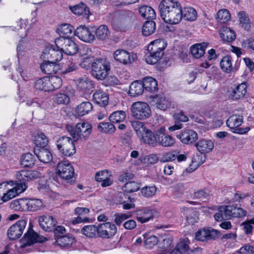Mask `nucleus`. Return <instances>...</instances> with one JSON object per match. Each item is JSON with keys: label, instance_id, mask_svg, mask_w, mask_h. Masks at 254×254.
I'll list each match as a JSON object with an SVG mask.
<instances>
[{"label": "nucleus", "instance_id": "nucleus-1", "mask_svg": "<svg viewBox=\"0 0 254 254\" xmlns=\"http://www.w3.org/2000/svg\"><path fill=\"white\" fill-rule=\"evenodd\" d=\"M66 128L72 136L74 141L87 140L92 132V126L87 122H81L75 127L67 125Z\"/></svg>", "mask_w": 254, "mask_h": 254}, {"label": "nucleus", "instance_id": "nucleus-2", "mask_svg": "<svg viewBox=\"0 0 254 254\" xmlns=\"http://www.w3.org/2000/svg\"><path fill=\"white\" fill-rule=\"evenodd\" d=\"M8 184V182H4L0 184V204L24 192L27 187L25 182H20L15 183L14 188L6 190Z\"/></svg>", "mask_w": 254, "mask_h": 254}, {"label": "nucleus", "instance_id": "nucleus-3", "mask_svg": "<svg viewBox=\"0 0 254 254\" xmlns=\"http://www.w3.org/2000/svg\"><path fill=\"white\" fill-rule=\"evenodd\" d=\"M131 126L142 141L153 146L156 145L157 137L151 130L146 128L143 123L133 121Z\"/></svg>", "mask_w": 254, "mask_h": 254}, {"label": "nucleus", "instance_id": "nucleus-4", "mask_svg": "<svg viewBox=\"0 0 254 254\" xmlns=\"http://www.w3.org/2000/svg\"><path fill=\"white\" fill-rule=\"evenodd\" d=\"M57 175L66 183L72 184L75 183L74 170L68 161H62L57 166Z\"/></svg>", "mask_w": 254, "mask_h": 254}, {"label": "nucleus", "instance_id": "nucleus-5", "mask_svg": "<svg viewBox=\"0 0 254 254\" xmlns=\"http://www.w3.org/2000/svg\"><path fill=\"white\" fill-rule=\"evenodd\" d=\"M110 70V64L103 59H97L92 64V74L98 79H105L108 75Z\"/></svg>", "mask_w": 254, "mask_h": 254}, {"label": "nucleus", "instance_id": "nucleus-6", "mask_svg": "<svg viewBox=\"0 0 254 254\" xmlns=\"http://www.w3.org/2000/svg\"><path fill=\"white\" fill-rule=\"evenodd\" d=\"M131 115L135 119L146 120L150 117L151 110L149 105L144 102L137 101L131 106Z\"/></svg>", "mask_w": 254, "mask_h": 254}, {"label": "nucleus", "instance_id": "nucleus-7", "mask_svg": "<svg viewBox=\"0 0 254 254\" xmlns=\"http://www.w3.org/2000/svg\"><path fill=\"white\" fill-rule=\"evenodd\" d=\"M18 26L19 28H17L18 31L20 30L18 32V35L21 37V40L20 41L19 44L17 46V56L18 58V62L20 63L24 56L25 50L27 47L28 43L25 42L24 37L26 35V26L28 24V20L26 19H21Z\"/></svg>", "mask_w": 254, "mask_h": 254}, {"label": "nucleus", "instance_id": "nucleus-8", "mask_svg": "<svg viewBox=\"0 0 254 254\" xmlns=\"http://www.w3.org/2000/svg\"><path fill=\"white\" fill-rule=\"evenodd\" d=\"M73 139L70 137L63 136L57 141V146L60 152L67 157H70L76 152Z\"/></svg>", "mask_w": 254, "mask_h": 254}, {"label": "nucleus", "instance_id": "nucleus-9", "mask_svg": "<svg viewBox=\"0 0 254 254\" xmlns=\"http://www.w3.org/2000/svg\"><path fill=\"white\" fill-rule=\"evenodd\" d=\"M55 44L57 48L61 49L66 55H73L78 51L77 44L70 38H57Z\"/></svg>", "mask_w": 254, "mask_h": 254}, {"label": "nucleus", "instance_id": "nucleus-10", "mask_svg": "<svg viewBox=\"0 0 254 254\" xmlns=\"http://www.w3.org/2000/svg\"><path fill=\"white\" fill-rule=\"evenodd\" d=\"M243 122L242 116L237 115H233L230 116L226 121V124L233 133L243 134L247 133L250 130V127L245 128L239 127Z\"/></svg>", "mask_w": 254, "mask_h": 254}, {"label": "nucleus", "instance_id": "nucleus-11", "mask_svg": "<svg viewBox=\"0 0 254 254\" xmlns=\"http://www.w3.org/2000/svg\"><path fill=\"white\" fill-rule=\"evenodd\" d=\"M27 222L24 219H21L11 226L7 230V236L10 240L18 239L23 234Z\"/></svg>", "mask_w": 254, "mask_h": 254}, {"label": "nucleus", "instance_id": "nucleus-12", "mask_svg": "<svg viewBox=\"0 0 254 254\" xmlns=\"http://www.w3.org/2000/svg\"><path fill=\"white\" fill-rule=\"evenodd\" d=\"M161 15L162 19L166 22L171 24H178L182 19V7L180 4L170 12H165Z\"/></svg>", "mask_w": 254, "mask_h": 254}, {"label": "nucleus", "instance_id": "nucleus-13", "mask_svg": "<svg viewBox=\"0 0 254 254\" xmlns=\"http://www.w3.org/2000/svg\"><path fill=\"white\" fill-rule=\"evenodd\" d=\"M114 58L117 61L127 64L132 63L136 59V55L124 50H118L114 52Z\"/></svg>", "mask_w": 254, "mask_h": 254}, {"label": "nucleus", "instance_id": "nucleus-14", "mask_svg": "<svg viewBox=\"0 0 254 254\" xmlns=\"http://www.w3.org/2000/svg\"><path fill=\"white\" fill-rule=\"evenodd\" d=\"M46 240L45 237L39 235L33 230H28L21 240L23 243L21 247H25L35 243H42Z\"/></svg>", "mask_w": 254, "mask_h": 254}, {"label": "nucleus", "instance_id": "nucleus-15", "mask_svg": "<svg viewBox=\"0 0 254 254\" xmlns=\"http://www.w3.org/2000/svg\"><path fill=\"white\" fill-rule=\"evenodd\" d=\"M220 236V232L214 229H203L198 230L195 234L196 240L199 241H207L214 240Z\"/></svg>", "mask_w": 254, "mask_h": 254}, {"label": "nucleus", "instance_id": "nucleus-16", "mask_svg": "<svg viewBox=\"0 0 254 254\" xmlns=\"http://www.w3.org/2000/svg\"><path fill=\"white\" fill-rule=\"evenodd\" d=\"M117 232V228L115 224L106 222L98 226V235L104 238H109Z\"/></svg>", "mask_w": 254, "mask_h": 254}, {"label": "nucleus", "instance_id": "nucleus-17", "mask_svg": "<svg viewBox=\"0 0 254 254\" xmlns=\"http://www.w3.org/2000/svg\"><path fill=\"white\" fill-rule=\"evenodd\" d=\"M75 35L81 40L86 43H91L95 39V35L91 30L85 26L77 27L75 31Z\"/></svg>", "mask_w": 254, "mask_h": 254}, {"label": "nucleus", "instance_id": "nucleus-18", "mask_svg": "<svg viewBox=\"0 0 254 254\" xmlns=\"http://www.w3.org/2000/svg\"><path fill=\"white\" fill-rule=\"evenodd\" d=\"M135 214L136 220L141 223L147 222L153 218V210L146 207L136 209Z\"/></svg>", "mask_w": 254, "mask_h": 254}, {"label": "nucleus", "instance_id": "nucleus-19", "mask_svg": "<svg viewBox=\"0 0 254 254\" xmlns=\"http://www.w3.org/2000/svg\"><path fill=\"white\" fill-rule=\"evenodd\" d=\"M177 136L183 143L187 144L194 142L198 138L197 133L191 129L185 130Z\"/></svg>", "mask_w": 254, "mask_h": 254}, {"label": "nucleus", "instance_id": "nucleus-20", "mask_svg": "<svg viewBox=\"0 0 254 254\" xmlns=\"http://www.w3.org/2000/svg\"><path fill=\"white\" fill-rule=\"evenodd\" d=\"M77 86L78 89L81 92L82 94H88L90 93L94 87L93 81L86 77L79 78L77 80Z\"/></svg>", "mask_w": 254, "mask_h": 254}, {"label": "nucleus", "instance_id": "nucleus-21", "mask_svg": "<svg viewBox=\"0 0 254 254\" xmlns=\"http://www.w3.org/2000/svg\"><path fill=\"white\" fill-rule=\"evenodd\" d=\"M39 223L43 230L45 231H51L56 226L57 221L51 216L43 215L39 218Z\"/></svg>", "mask_w": 254, "mask_h": 254}, {"label": "nucleus", "instance_id": "nucleus-22", "mask_svg": "<svg viewBox=\"0 0 254 254\" xmlns=\"http://www.w3.org/2000/svg\"><path fill=\"white\" fill-rule=\"evenodd\" d=\"M40 68L42 72L47 74L56 73L60 69L58 63L50 61H43L41 64Z\"/></svg>", "mask_w": 254, "mask_h": 254}, {"label": "nucleus", "instance_id": "nucleus-23", "mask_svg": "<svg viewBox=\"0 0 254 254\" xmlns=\"http://www.w3.org/2000/svg\"><path fill=\"white\" fill-rule=\"evenodd\" d=\"M111 173L108 170H105L98 172L95 174V180L97 182L101 183V185L103 187H108L112 184L111 180Z\"/></svg>", "mask_w": 254, "mask_h": 254}, {"label": "nucleus", "instance_id": "nucleus-24", "mask_svg": "<svg viewBox=\"0 0 254 254\" xmlns=\"http://www.w3.org/2000/svg\"><path fill=\"white\" fill-rule=\"evenodd\" d=\"M226 212L227 215L231 218H241L247 215V212L246 209L238 207L237 205H227Z\"/></svg>", "mask_w": 254, "mask_h": 254}, {"label": "nucleus", "instance_id": "nucleus-25", "mask_svg": "<svg viewBox=\"0 0 254 254\" xmlns=\"http://www.w3.org/2000/svg\"><path fill=\"white\" fill-rule=\"evenodd\" d=\"M117 201L123 204V208L124 209H129L135 207L134 199L128 196L124 192H120L117 195Z\"/></svg>", "mask_w": 254, "mask_h": 254}, {"label": "nucleus", "instance_id": "nucleus-26", "mask_svg": "<svg viewBox=\"0 0 254 254\" xmlns=\"http://www.w3.org/2000/svg\"><path fill=\"white\" fill-rule=\"evenodd\" d=\"M34 152L39 160L44 163H50L53 159L51 151L45 147L35 148Z\"/></svg>", "mask_w": 254, "mask_h": 254}, {"label": "nucleus", "instance_id": "nucleus-27", "mask_svg": "<svg viewBox=\"0 0 254 254\" xmlns=\"http://www.w3.org/2000/svg\"><path fill=\"white\" fill-rule=\"evenodd\" d=\"M180 3L174 0H162L159 5L160 16L164 15L166 11L170 12L176 8Z\"/></svg>", "mask_w": 254, "mask_h": 254}, {"label": "nucleus", "instance_id": "nucleus-28", "mask_svg": "<svg viewBox=\"0 0 254 254\" xmlns=\"http://www.w3.org/2000/svg\"><path fill=\"white\" fill-rule=\"evenodd\" d=\"M197 150L201 154L208 153L211 152L214 148V143L210 139H203L198 141L195 144Z\"/></svg>", "mask_w": 254, "mask_h": 254}, {"label": "nucleus", "instance_id": "nucleus-29", "mask_svg": "<svg viewBox=\"0 0 254 254\" xmlns=\"http://www.w3.org/2000/svg\"><path fill=\"white\" fill-rule=\"evenodd\" d=\"M93 101L101 107H105L109 102V96L107 94L100 89L97 90L93 95Z\"/></svg>", "mask_w": 254, "mask_h": 254}, {"label": "nucleus", "instance_id": "nucleus-30", "mask_svg": "<svg viewBox=\"0 0 254 254\" xmlns=\"http://www.w3.org/2000/svg\"><path fill=\"white\" fill-rule=\"evenodd\" d=\"M247 86L245 83L239 84L234 88L230 94V97L233 100H237L244 97L247 93Z\"/></svg>", "mask_w": 254, "mask_h": 254}, {"label": "nucleus", "instance_id": "nucleus-31", "mask_svg": "<svg viewBox=\"0 0 254 254\" xmlns=\"http://www.w3.org/2000/svg\"><path fill=\"white\" fill-rule=\"evenodd\" d=\"M75 239L71 235L67 234L59 237L55 243L62 248H68L75 243Z\"/></svg>", "mask_w": 254, "mask_h": 254}, {"label": "nucleus", "instance_id": "nucleus-32", "mask_svg": "<svg viewBox=\"0 0 254 254\" xmlns=\"http://www.w3.org/2000/svg\"><path fill=\"white\" fill-rule=\"evenodd\" d=\"M92 109L93 106L91 103L88 101L83 102L75 108V113L76 116L82 117L88 114Z\"/></svg>", "mask_w": 254, "mask_h": 254}, {"label": "nucleus", "instance_id": "nucleus-33", "mask_svg": "<svg viewBox=\"0 0 254 254\" xmlns=\"http://www.w3.org/2000/svg\"><path fill=\"white\" fill-rule=\"evenodd\" d=\"M80 54L83 57L82 62L80 64V66L84 68L88 69L90 67L93 61L91 50L89 48H84L80 51Z\"/></svg>", "mask_w": 254, "mask_h": 254}, {"label": "nucleus", "instance_id": "nucleus-34", "mask_svg": "<svg viewBox=\"0 0 254 254\" xmlns=\"http://www.w3.org/2000/svg\"><path fill=\"white\" fill-rule=\"evenodd\" d=\"M71 11L75 14L88 18L90 15L89 8L83 3L70 7Z\"/></svg>", "mask_w": 254, "mask_h": 254}, {"label": "nucleus", "instance_id": "nucleus-35", "mask_svg": "<svg viewBox=\"0 0 254 254\" xmlns=\"http://www.w3.org/2000/svg\"><path fill=\"white\" fill-rule=\"evenodd\" d=\"M144 90L149 92H154L158 90V84L155 78L148 76L142 80Z\"/></svg>", "mask_w": 254, "mask_h": 254}, {"label": "nucleus", "instance_id": "nucleus-36", "mask_svg": "<svg viewBox=\"0 0 254 254\" xmlns=\"http://www.w3.org/2000/svg\"><path fill=\"white\" fill-rule=\"evenodd\" d=\"M144 90L142 82L136 80L130 85L128 94L132 97H135L142 94Z\"/></svg>", "mask_w": 254, "mask_h": 254}, {"label": "nucleus", "instance_id": "nucleus-37", "mask_svg": "<svg viewBox=\"0 0 254 254\" xmlns=\"http://www.w3.org/2000/svg\"><path fill=\"white\" fill-rule=\"evenodd\" d=\"M173 239L170 237H166L162 240L159 244L158 254H167L173 247Z\"/></svg>", "mask_w": 254, "mask_h": 254}, {"label": "nucleus", "instance_id": "nucleus-38", "mask_svg": "<svg viewBox=\"0 0 254 254\" xmlns=\"http://www.w3.org/2000/svg\"><path fill=\"white\" fill-rule=\"evenodd\" d=\"M96 37L99 40L104 41L109 38L111 32L106 25L99 26L95 31Z\"/></svg>", "mask_w": 254, "mask_h": 254}, {"label": "nucleus", "instance_id": "nucleus-39", "mask_svg": "<svg viewBox=\"0 0 254 254\" xmlns=\"http://www.w3.org/2000/svg\"><path fill=\"white\" fill-rule=\"evenodd\" d=\"M74 30L73 27L69 24H62L58 26L57 31L60 34V38H69Z\"/></svg>", "mask_w": 254, "mask_h": 254}, {"label": "nucleus", "instance_id": "nucleus-40", "mask_svg": "<svg viewBox=\"0 0 254 254\" xmlns=\"http://www.w3.org/2000/svg\"><path fill=\"white\" fill-rule=\"evenodd\" d=\"M206 47L205 43L195 44L190 48L191 53L195 58H200L204 55Z\"/></svg>", "mask_w": 254, "mask_h": 254}, {"label": "nucleus", "instance_id": "nucleus-41", "mask_svg": "<svg viewBox=\"0 0 254 254\" xmlns=\"http://www.w3.org/2000/svg\"><path fill=\"white\" fill-rule=\"evenodd\" d=\"M237 16L241 27L245 30H249L251 22L248 14L244 11H241L238 13Z\"/></svg>", "mask_w": 254, "mask_h": 254}, {"label": "nucleus", "instance_id": "nucleus-42", "mask_svg": "<svg viewBox=\"0 0 254 254\" xmlns=\"http://www.w3.org/2000/svg\"><path fill=\"white\" fill-rule=\"evenodd\" d=\"M220 36L223 41L227 42H231L235 39L234 31L227 27H223L221 28Z\"/></svg>", "mask_w": 254, "mask_h": 254}, {"label": "nucleus", "instance_id": "nucleus-43", "mask_svg": "<svg viewBox=\"0 0 254 254\" xmlns=\"http://www.w3.org/2000/svg\"><path fill=\"white\" fill-rule=\"evenodd\" d=\"M9 207L15 211H23L27 210L26 198H22L12 201L9 204Z\"/></svg>", "mask_w": 254, "mask_h": 254}, {"label": "nucleus", "instance_id": "nucleus-44", "mask_svg": "<svg viewBox=\"0 0 254 254\" xmlns=\"http://www.w3.org/2000/svg\"><path fill=\"white\" fill-rule=\"evenodd\" d=\"M139 12L141 15L146 19H153L156 17L154 10L148 5H142L139 8Z\"/></svg>", "mask_w": 254, "mask_h": 254}, {"label": "nucleus", "instance_id": "nucleus-45", "mask_svg": "<svg viewBox=\"0 0 254 254\" xmlns=\"http://www.w3.org/2000/svg\"><path fill=\"white\" fill-rule=\"evenodd\" d=\"M26 205L27 207V210L36 211L40 209L43 203L40 199H27L26 198Z\"/></svg>", "mask_w": 254, "mask_h": 254}, {"label": "nucleus", "instance_id": "nucleus-46", "mask_svg": "<svg viewBox=\"0 0 254 254\" xmlns=\"http://www.w3.org/2000/svg\"><path fill=\"white\" fill-rule=\"evenodd\" d=\"M81 232L87 237L94 238L98 235V227L93 225H86L82 228Z\"/></svg>", "mask_w": 254, "mask_h": 254}, {"label": "nucleus", "instance_id": "nucleus-47", "mask_svg": "<svg viewBox=\"0 0 254 254\" xmlns=\"http://www.w3.org/2000/svg\"><path fill=\"white\" fill-rule=\"evenodd\" d=\"M34 87L37 90L48 92L50 91L48 77H45L37 79L34 84Z\"/></svg>", "mask_w": 254, "mask_h": 254}, {"label": "nucleus", "instance_id": "nucleus-48", "mask_svg": "<svg viewBox=\"0 0 254 254\" xmlns=\"http://www.w3.org/2000/svg\"><path fill=\"white\" fill-rule=\"evenodd\" d=\"M144 246L147 249H151L158 242V238L154 235H151L150 234L145 233L143 235Z\"/></svg>", "mask_w": 254, "mask_h": 254}, {"label": "nucleus", "instance_id": "nucleus-49", "mask_svg": "<svg viewBox=\"0 0 254 254\" xmlns=\"http://www.w3.org/2000/svg\"><path fill=\"white\" fill-rule=\"evenodd\" d=\"M34 142L37 148L45 147L48 143V139L42 132H38L35 136Z\"/></svg>", "mask_w": 254, "mask_h": 254}, {"label": "nucleus", "instance_id": "nucleus-50", "mask_svg": "<svg viewBox=\"0 0 254 254\" xmlns=\"http://www.w3.org/2000/svg\"><path fill=\"white\" fill-rule=\"evenodd\" d=\"M97 128L100 132L112 134L115 131L116 128L114 125L109 122H102L98 125Z\"/></svg>", "mask_w": 254, "mask_h": 254}, {"label": "nucleus", "instance_id": "nucleus-51", "mask_svg": "<svg viewBox=\"0 0 254 254\" xmlns=\"http://www.w3.org/2000/svg\"><path fill=\"white\" fill-rule=\"evenodd\" d=\"M34 172L28 170H22L16 174V177L19 182H25L32 180L34 177Z\"/></svg>", "mask_w": 254, "mask_h": 254}, {"label": "nucleus", "instance_id": "nucleus-52", "mask_svg": "<svg viewBox=\"0 0 254 254\" xmlns=\"http://www.w3.org/2000/svg\"><path fill=\"white\" fill-rule=\"evenodd\" d=\"M182 17L188 21L194 20L197 16L196 10L190 7H185L183 10L182 9Z\"/></svg>", "mask_w": 254, "mask_h": 254}, {"label": "nucleus", "instance_id": "nucleus-53", "mask_svg": "<svg viewBox=\"0 0 254 254\" xmlns=\"http://www.w3.org/2000/svg\"><path fill=\"white\" fill-rule=\"evenodd\" d=\"M157 143L164 147H170L174 145L175 139L169 135H163L157 138Z\"/></svg>", "mask_w": 254, "mask_h": 254}, {"label": "nucleus", "instance_id": "nucleus-54", "mask_svg": "<svg viewBox=\"0 0 254 254\" xmlns=\"http://www.w3.org/2000/svg\"><path fill=\"white\" fill-rule=\"evenodd\" d=\"M156 29V24L153 21H146L142 27V34L148 36L152 34Z\"/></svg>", "mask_w": 254, "mask_h": 254}, {"label": "nucleus", "instance_id": "nucleus-55", "mask_svg": "<svg viewBox=\"0 0 254 254\" xmlns=\"http://www.w3.org/2000/svg\"><path fill=\"white\" fill-rule=\"evenodd\" d=\"M232 60L230 56H226L224 57L221 61L220 66L221 69L225 72L229 73L232 69Z\"/></svg>", "mask_w": 254, "mask_h": 254}, {"label": "nucleus", "instance_id": "nucleus-56", "mask_svg": "<svg viewBox=\"0 0 254 254\" xmlns=\"http://www.w3.org/2000/svg\"><path fill=\"white\" fill-rule=\"evenodd\" d=\"M126 117V114L123 111H117L112 113L109 119L111 122L120 123L124 121Z\"/></svg>", "mask_w": 254, "mask_h": 254}, {"label": "nucleus", "instance_id": "nucleus-57", "mask_svg": "<svg viewBox=\"0 0 254 254\" xmlns=\"http://www.w3.org/2000/svg\"><path fill=\"white\" fill-rule=\"evenodd\" d=\"M171 102L165 97H158L156 99V106L157 108L166 111L171 106Z\"/></svg>", "mask_w": 254, "mask_h": 254}, {"label": "nucleus", "instance_id": "nucleus-58", "mask_svg": "<svg viewBox=\"0 0 254 254\" xmlns=\"http://www.w3.org/2000/svg\"><path fill=\"white\" fill-rule=\"evenodd\" d=\"M216 18L220 23H224L231 19V14L227 9H222L217 12Z\"/></svg>", "mask_w": 254, "mask_h": 254}, {"label": "nucleus", "instance_id": "nucleus-59", "mask_svg": "<svg viewBox=\"0 0 254 254\" xmlns=\"http://www.w3.org/2000/svg\"><path fill=\"white\" fill-rule=\"evenodd\" d=\"M204 155H197L194 156L192 160V163L189 168V172H192L196 170L198 167L202 164L205 161Z\"/></svg>", "mask_w": 254, "mask_h": 254}, {"label": "nucleus", "instance_id": "nucleus-60", "mask_svg": "<svg viewBox=\"0 0 254 254\" xmlns=\"http://www.w3.org/2000/svg\"><path fill=\"white\" fill-rule=\"evenodd\" d=\"M48 82L50 91L59 89L62 85V79L57 76H52L50 77H48Z\"/></svg>", "mask_w": 254, "mask_h": 254}, {"label": "nucleus", "instance_id": "nucleus-61", "mask_svg": "<svg viewBox=\"0 0 254 254\" xmlns=\"http://www.w3.org/2000/svg\"><path fill=\"white\" fill-rule=\"evenodd\" d=\"M21 164L24 167H31L34 164V159L31 153H25L21 158Z\"/></svg>", "mask_w": 254, "mask_h": 254}, {"label": "nucleus", "instance_id": "nucleus-62", "mask_svg": "<svg viewBox=\"0 0 254 254\" xmlns=\"http://www.w3.org/2000/svg\"><path fill=\"white\" fill-rule=\"evenodd\" d=\"M140 188V184L134 181H129L126 183L123 190L128 193L137 191Z\"/></svg>", "mask_w": 254, "mask_h": 254}, {"label": "nucleus", "instance_id": "nucleus-63", "mask_svg": "<svg viewBox=\"0 0 254 254\" xmlns=\"http://www.w3.org/2000/svg\"><path fill=\"white\" fill-rule=\"evenodd\" d=\"M183 211L189 223L193 224L197 222L195 212L193 209L184 208Z\"/></svg>", "mask_w": 254, "mask_h": 254}, {"label": "nucleus", "instance_id": "nucleus-64", "mask_svg": "<svg viewBox=\"0 0 254 254\" xmlns=\"http://www.w3.org/2000/svg\"><path fill=\"white\" fill-rule=\"evenodd\" d=\"M78 64L72 57H69L67 59L65 63V70L64 72H70L77 69Z\"/></svg>", "mask_w": 254, "mask_h": 254}]
</instances>
